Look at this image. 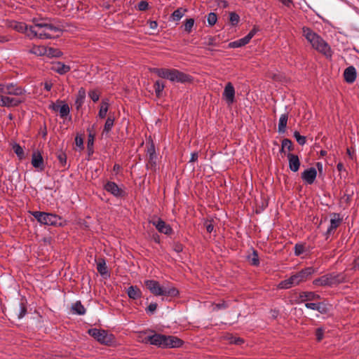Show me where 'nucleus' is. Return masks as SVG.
Here are the masks:
<instances>
[{
    "label": "nucleus",
    "instance_id": "bb28decb",
    "mask_svg": "<svg viewBox=\"0 0 359 359\" xmlns=\"http://www.w3.org/2000/svg\"><path fill=\"white\" fill-rule=\"evenodd\" d=\"M127 294L130 298L137 299L141 297L142 293L137 286H130L128 288Z\"/></svg>",
    "mask_w": 359,
    "mask_h": 359
},
{
    "label": "nucleus",
    "instance_id": "393cba45",
    "mask_svg": "<svg viewBox=\"0 0 359 359\" xmlns=\"http://www.w3.org/2000/svg\"><path fill=\"white\" fill-rule=\"evenodd\" d=\"M288 120V114H281L279 122H278V130L279 133H284L286 131V127Z\"/></svg>",
    "mask_w": 359,
    "mask_h": 359
},
{
    "label": "nucleus",
    "instance_id": "2f4dec72",
    "mask_svg": "<svg viewBox=\"0 0 359 359\" xmlns=\"http://www.w3.org/2000/svg\"><path fill=\"white\" fill-rule=\"evenodd\" d=\"M156 95L161 97L165 88V84L162 81L158 80L154 83V85Z\"/></svg>",
    "mask_w": 359,
    "mask_h": 359
},
{
    "label": "nucleus",
    "instance_id": "37998d69",
    "mask_svg": "<svg viewBox=\"0 0 359 359\" xmlns=\"http://www.w3.org/2000/svg\"><path fill=\"white\" fill-rule=\"evenodd\" d=\"M294 137L296 139V141L300 145H304L306 142V139L305 136H302L298 131L294 132Z\"/></svg>",
    "mask_w": 359,
    "mask_h": 359
},
{
    "label": "nucleus",
    "instance_id": "ea45409f",
    "mask_svg": "<svg viewBox=\"0 0 359 359\" xmlns=\"http://www.w3.org/2000/svg\"><path fill=\"white\" fill-rule=\"evenodd\" d=\"M13 149L20 159H22L25 157L23 149L20 144L17 143L14 144Z\"/></svg>",
    "mask_w": 359,
    "mask_h": 359
},
{
    "label": "nucleus",
    "instance_id": "a878e982",
    "mask_svg": "<svg viewBox=\"0 0 359 359\" xmlns=\"http://www.w3.org/2000/svg\"><path fill=\"white\" fill-rule=\"evenodd\" d=\"M28 52L37 56H42L46 55L47 50L44 46H33Z\"/></svg>",
    "mask_w": 359,
    "mask_h": 359
},
{
    "label": "nucleus",
    "instance_id": "680f3d73",
    "mask_svg": "<svg viewBox=\"0 0 359 359\" xmlns=\"http://www.w3.org/2000/svg\"><path fill=\"white\" fill-rule=\"evenodd\" d=\"M305 306H306L307 309H312V310L316 311V308H317V303H306V304H305Z\"/></svg>",
    "mask_w": 359,
    "mask_h": 359
},
{
    "label": "nucleus",
    "instance_id": "c9c22d12",
    "mask_svg": "<svg viewBox=\"0 0 359 359\" xmlns=\"http://www.w3.org/2000/svg\"><path fill=\"white\" fill-rule=\"evenodd\" d=\"M306 251V245L305 244L298 243H296L294 247V252L295 256H300L304 252Z\"/></svg>",
    "mask_w": 359,
    "mask_h": 359
},
{
    "label": "nucleus",
    "instance_id": "7c9ffc66",
    "mask_svg": "<svg viewBox=\"0 0 359 359\" xmlns=\"http://www.w3.org/2000/svg\"><path fill=\"white\" fill-rule=\"evenodd\" d=\"M72 309L74 313L78 315H84L86 313V309L80 301L72 304Z\"/></svg>",
    "mask_w": 359,
    "mask_h": 359
},
{
    "label": "nucleus",
    "instance_id": "f8f14e48",
    "mask_svg": "<svg viewBox=\"0 0 359 359\" xmlns=\"http://www.w3.org/2000/svg\"><path fill=\"white\" fill-rule=\"evenodd\" d=\"M25 101V99L11 97L9 96L0 95V107H18Z\"/></svg>",
    "mask_w": 359,
    "mask_h": 359
},
{
    "label": "nucleus",
    "instance_id": "9d476101",
    "mask_svg": "<svg viewBox=\"0 0 359 359\" xmlns=\"http://www.w3.org/2000/svg\"><path fill=\"white\" fill-rule=\"evenodd\" d=\"M258 29L256 27H253L250 32L243 38L239 39L236 41H232L229 43V48H240L248 44L252 38L256 34Z\"/></svg>",
    "mask_w": 359,
    "mask_h": 359
},
{
    "label": "nucleus",
    "instance_id": "72a5a7b5",
    "mask_svg": "<svg viewBox=\"0 0 359 359\" xmlns=\"http://www.w3.org/2000/svg\"><path fill=\"white\" fill-rule=\"evenodd\" d=\"M341 219L339 218H332L330 219V225L327 230V234H330L334 230H335L340 224Z\"/></svg>",
    "mask_w": 359,
    "mask_h": 359
},
{
    "label": "nucleus",
    "instance_id": "bf43d9fd",
    "mask_svg": "<svg viewBox=\"0 0 359 359\" xmlns=\"http://www.w3.org/2000/svg\"><path fill=\"white\" fill-rule=\"evenodd\" d=\"M243 339L240 337H233L231 339V342L235 344H241L243 343Z\"/></svg>",
    "mask_w": 359,
    "mask_h": 359
},
{
    "label": "nucleus",
    "instance_id": "4be33fe9",
    "mask_svg": "<svg viewBox=\"0 0 359 359\" xmlns=\"http://www.w3.org/2000/svg\"><path fill=\"white\" fill-rule=\"evenodd\" d=\"M51 70L63 75L70 71L71 67L62 62H56L52 64Z\"/></svg>",
    "mask_w": 359,
    "mask_h": 359
},
{
    "label": "nucleus",
    "instance_id": "1a4fd4ad",
    "mask_svg": "<svg viewBox=\"0 0 359 359\" xmlns=\"http://www.w3.org/2000/svg\"><path fill=\"white\" fill-rule=\"evenodd\" d=\"M341 282L339 275L326 274L313 280V284L316 286H331Z\"/></svg>",
    "mask_w": 359,
    "mask_h": 359
},
{
    "label": "nucleus",
    "instance_id": "7ed1b4c3",
    "mask_svg": "<svg viewBox=\"0 0 359 359\" xmlns=\"http://www.w3.org/2000/svg\"><path fill=\"white\" fill-rule=\"evenodd\" d=\"M316 272V269L312 266L304 268L301 271L292 273L289 278L280 281L278 283L277 288L285 290L299 285V284L306 282Z\"/></svg>",
    "mask_w": 359,
    "mask_h": 359
},
{
    "label": "nucleus",
    "instance_id": "b1692460",
    "mask_svg": "<svg viewBox=\"0 0 359 359\" xmlns=\"http://www.w3.org/2000/svg\"><path fill=\"white\" fill-rule=\"evenodd\" d=\"M11 27H12L14 30L18 32L26 33V34L27 35L29 32V26H28L26 23L22 22L14 21L11 24Z\"/></svg>",
    "mask_w": 359,
    "mask_h": 359
},
{
    "label": "nucleus",
    "instance_id": "864d4df0",
    "mask_svg": "<svg viewBox=\"0 0 359 359\" xmlns=\"http://www.w3.org/2000/svg\"><path fill=\"white\" fill-rule=\"evenodd\" d=\"M149 8V4L146 1H141L137 4V9L140 11H147Z\"/></svg>",
    "mask_w": 359,
    "mask_h": 359
},
{
    "label": "nucleus",
    "instance_id": "dca6fc26",
    "mask_svg": "<svg viewBox=\"0 0 359 359\" xmlns=\"http://www.w3.org/2000/svg\"><path fill=\"white\" fill-rule=\"evenodd\" d=\"M147 155L149 156V161L147 164V168L148 169H155L156 165V155L155 147L153 143H151L148 147L147 150Z\"/></svg>",
    "mask_w": 359,
    "mask_h": 359
},
{
    "label": "nucleus",
    "instance_id": "13d9d810",
    "mask_svg": "<svg viewBox=\"0 0 359 359\" xmlns=\"http://www.w3.org/2000/svg\"><path fill=\"white\" fill-rule=\"evenodd\" d=\"M205 43L208 46H216L215 39L210 36L206 39Z\"/></svg>",
    "mask_w": 359,
    "mask_h": 359
},
{
    "label": "nucleus",
    "instance_id": "49530a36",
    "mask_svg": "<svg viewBox=\"0 0 359 359\" xmlns=\"http://www.w3.org/2000/svg\"><path fill=\"white\" fill-rule=\"evenodd\" d=\"M229 20L232 25H236L239 22L240 17L237 13L231 12L229 14Z\"/></svg>",
    "mask_w": 359,
    "mask_h": 359
},
{
    "label": "nucleus",
    "instance_id": "a211bd4d",
    "mask_svg": "<svg viewBox=\"0 0 359 359\" xmlns=\"http://www.w3.org/2000/svg\"><path fill=\"white\" fill-rule=\"evenodd\" d=\"M317 176V171L315 168H310L302 173V180L308 184H312Z\"/></svg>",
    "mask_w": 359,
    "mask_h": 359
},
{
    "label": "nucleus",
    "instance_id": "c03bdc74",
    "mask_svg": "<svg viewBox=\"0 0 359 359\" xmlns=\"http://www.w3.org/2000/svg\"><path fill=\"white\" fill-rule=\"evenodd\" d=\"M27 313V306L25 303L21 302L20 304L19 311L18 317L19 319L22 318Z\"/></svg>",
    "mask_w": 359,
    "mask_h": 359
},
{
    "label": "nucleus",
    "instance_id": "2eb2a0df",
    "mask_svg": "<svg viewBox=\"0 0 359 359\" xmlns=\"http://www.w3.org/2000/svg\"><path fill=\"white\" fill-rule=\"evenodd\" d=\"M104 189L115 197H121L124 194V191L118 187L117 184L111 181L104 184Z\"/></svg>",
    "mask_w": 359,
    "mask_h": 359
},
{
    "label": "nucleus",
    "instance_id": "0eeeda50",
    "mask_svg": "<svg viewBox=\"0 0 359 359\" xmlns=\"http://www.w3.org/2000/svg\"><path fill=\"white\" fill-rule=\"evenodd\" d=\"M26 90L14 83H0V93L4 95L22 96Z\"/></svg>",
    "mask_w": 359,
    "mask_h": 359
},
{
    "label": "nucleus",
    "instance_id": "338daca9",
    "mask_svg": "<svg viewBox=\"0 0 359 359\" xmlns=\"http://www.w3.org/2000/svg\"><path fill=\"white\" fill-rule=\"evenodd\" d=\"M76 144L78 147H82L83 144L82 138L76 137Z\"/></svg>",
    "mask_w": 359,
    "mask_h": 359
},
{
    "label": "nucleus",
    "instance_id": "4468645a",
    "mask_svg": "<svg viewBox=\"0 0 359 359\" xmlns=\"http://www.w3.org/2000/svg\"><path fill=\"white\" fill-rule=\"evenodd\" d=\"M222 96L228 104L233 103L235 100V89L231 83L229 82L226 83Z\"/></svg>",
    "mask_w": 359,
    "mask_h": 359
},
{
    "label": "nucleus",
    "instance_id": "09e8293b",
    "mask_svg": "<svg viewBox=\"0 0 359 359\" xmlns=\"http://www.w3.org/2000/svg\"><path fill=\"white\" fill-rule=\"evenodd\" d=\"M228 307H229V304L225 301H222V302L215 304L213 305V311H219L221 309H226Z\"/></svg>",
    "mask_w": 359,
    "mask_h": 359
},
{
    "label": "nucleus",
    "instance_id": "5701e85b",
    "mask_svg": "<svg viewBox=\"0 0 359 359\" xmlns=\"http://www.w3.org/2000/svg\"><path fill=\"white\" fill-rule=\"evenodd\" d=\"M289 161V168L293 172H297L299 169L300 161L299 157L293 154L289 153L287 155Z\"/></svg>",
    "mask_w": 359,
    "mask_h": 359
},
{
    "label": "nucleus",
    "instance_id": "f704fd0d",
    "mask_svg": "<svg viewBox=\"0 0 359 359\" xmlns=\"http://www.w3.org/2000/svg\"><path fill=\"white\" fill-rule=\"evenodd\" d=\"M59 112H60V116L62 118H65L67 116H69V114L70 113V109H69V105L64 102L63 104L60 107Z\"/></svg>",
    "mask_w": 359,
    "mask_h": 359
},
{
    "label": "nucleus",
    "instance_id": "473e14b6",
    "mask_svg": "<svg viewBox=\"0 0 359 359\" xmlns=\"http://www.w3.org/2000/svg\"><path fill=\"white\" fill-rule=\"evenodd\" d=\"M97 270L102 276L107 273V267L104 259H101L99 260L97 264Z\"/></svg>",
    "mask_w": 359,
    "mask_h": 359
},
{
    "label": "nucleus",
    "instance_id": "20e7f679",
    "mask_svg": "<svg viewBox=\"0 0 359 359\" xmlns=\"http://www.w3.org/2000/svg\"><path fill=\"white\" fill-rule=\"evenodd\" d=\"M151 72L158 76L168 79L172 82L187 83L193 81V77L177 69L154 68Z\"/></svg>",
    "mask_w": 359,
    "mask_h": 359
},
{
    "label": "nucleus",
    "instance_id": "8fccbe9b",
    "mask_svg": "<svg viewBox=\"0 0 359 359\" xmlns=\"http://www.w3.org/2000/svg\"><path fill=\"white\" fill-rule=\"evenodd\" d=\"M57 158L62 166H65L67 163V155L62 151L57 154Z\"/></svg>",
    "mask_w": 359,
    "mask_h": 359
},
{
    "label": "nucleus",
    "instance_id": "9b49d317",
    "mask_svg": "<svg viewBox=\"0 0 359 359\" xmlns=\"http://www.w3.org/2000/svg\"><path fill=\"white\" fill-rule=\"evenodd\" d=\"M165 338L166 335L161 334H154L153 335L146 337L143 340V342L149 343L151 345L165 348Z\"/></svg>",
    "mask_w": 359,
    "mask_h": 359
},
{
    "label": "nucleus",
    "instance_id": "6ab92c4d",
    "mask_svg": "<svg viewBox=\"0 0 359 359\" xmlns=\"http://www.w3.org/2000/svg\"><path fill=\"white\" fill-rule=\"evenodd\" d=\"M32 165L34 168L43 170L44 163L43 158L40 151H35L33 152L32 156Z\"/></svg>",
    "mask_w": 359,
    "mask_h": 359
},
{
    "label": "nucleus",
    "instance_id": "f3484780",
    "mask_svg": "<svg viewBox=\"0 0 359 359\" xmlns=\"http://www.w3.org/2000/svg\"><path fill=\"white\" fill-rule=\"evenodd\" d=\"M320 299V296L314 292H301L296 303L300 304L308 301Z\"/></svg>",
    "mask_w": 359,
    "mask_h": 359
},
{
    "label": "nucleus",
    "instance_id": "69168bd1",
    "mask_svg": "<svg viewBox=\"0 0 359 359\" xmlns=\"http://www.w3.org/2000/svg\"><path fill=\"white\" fill-rule=\"evenodd\" d=\"M149 27L152 29H156L158 27V23L156 21H149Z\"/></svg>",
    "mask_w": 359,
    "mask_h": 359
},
{
    "label": "nucleus",
    "instance_id": "e433bc0d",
    "mask_svg": "<svg viewBox=\"0 0 359 359\" xmlns=\"http://www.w3.org/2000/svg\"><path fill=\"white\" fill-rule=\"evenodd\" d=\"M185 11L186 10L179 8L172 13L171 18L174 21H178L184 16Z\"/></svg>",
    "mask_w": 359,
    "mask_h": 359
},
{
    "label": "nucleus",
    "instance_id": "a18cd8bd",
    "mask_svg": "<svg viewBox=\"0 0 359 359\" xmlns=\"http://www.w3.org/2000/svg\"><path fill=\"white\" fill-rule=\"evenodd\" d=\"M316 311L320 312L322 314H325L328 312V308L327 305L323 302L317 303Z\"/></svg>",
    "mask_w": 359,
    "mask_h": 359
},
{
    "label": "nucleus",
    "instance_id": "412c9836",
    "mask_svg": "<svg viewBox=\"0 0 359 359\" xmlns=\"http://www.w3.org/2000/svg\"><path fill=\"white\" fill-rule=\"evenodd\" d=\"M183 341L175 336H166L165 348H178L182 346Z\"/></svg>",
    "mask_w": 359,
    "mask_h": 359
},
{
    "label": "nucleus",
    "instance_id": "052dcab7",
    "mask_svg": "<svg viewBox=\"0 0 359 359\" xmlns=\"http://www.w3.org/2000/svg\"><path fill=\"white\" fill-rule=\"evenodd\" d=\"M198 152H193V153H191V158L189 160V162L190 163L196 162V161H198Z\"/></svg>",
    "mask_w": 359,
    "mask_h": 359
},
{
    "label": "nucleus",
    "instance_id": "39448f33",
    "mask_svg": "<svg viewBox=\"0 0 359 359\" xmlns=\"http://www.w3.org/2000/svg\"><path fill=\"white\" fill-rule=\"evenodd\" d=\"M144 285L155 296L175 297L179 295L178 290L169 283L161 286L160 283L156 280H147L144 281Z\"/></svg>",
    "mask_w": 359,
    "mask_h": 359
},
{
    "label": "nucleus",
    "instance_id": "aec40b11",
    "mask_svg": "<svg viewBox=\"0 0 359 359\" xmlns=\"http://www.w3.org/2000/svg\"><path fill=\"white\" fill-rule=\"evenodd\" d=\"M357 77L356 69L353 66H349L344 72V79L348 83H353Z\"/></svg>",
    "mask_w": 359,
    "mask_h": 359
},
{
    "label": "nucleus",
    "instance_id": "6e6552de",
    "mask_svg": "<svg viewBox=\"0 0 359 359\" xmlns=\"http://www.w3.org/2000/svg\"><path fill=\"white\" fill-rule=\"evenodd\" d=\"M88 333L96 339L98 342L102 344L108 345L113 341L114 337L107 331L97 328L89 329Z\"/></svg>",
    "mask_w": 359,
    "mask_h": 359
},
{
    "label": "nucleus",
    "instance_id": "de8ad7c7",
    "mask_svg": "<svg viewBox=\"0 0 359 359\" xmlns=\"http://www.w3.org/2000/svg\"><path fill=\"white\" fill-rule=\"evenodd\" d=\"M194 25V20L193 18L187 19L184 23V30L187 32L190 33L193 28Z\"/></svg>",
    "mask_w": 359,
    "mask_h": 359
},
{
    "label": "nucleus",
    "instance_id": "6e6d98bb",
    "mask_svg": "<svg viewBox=\"0 0 359 359\" xmlns=\"http://www.w3.org/2000/svg\"><path fill=\"white\" fill-rule=\"evenodd\" d=\"M64 101H62V100H57L56 102H53L49 108L51 109L52 110L55 111H59L60 110V106L63 104Z\"/></svg>",
    "mask_w": 359,
    "mask_h": 359
},
{
    "label": "nucleus",
    "instance_id": "79ce46f5",
    "mask_svg": "<svg viewBox=\"0 0 359 359\" xmlns=\"http://www.w3.org/2000/svg\"><path fill=\"white\" fill-rule=\"evenodd\" d=\"M94 126H92V128H88L87 129V131L88 132V147H92L93 145L94 139H95V134L93 133Z\"/></svg>",
    "mask_w": 359,
    "mask_h": 359
},
{
    "label": "nucleus",
    "instance_id": "4c0bfd02",
    "mask_svg": "<svg viewBox=\"0 0 359 359\" xmlns=\"http://www.w3.org/2000/svg\"><path fill=\"white\" fill-rule=\"evenodd\" d=\"M248 260L252 265L258 266L259 264V260L257 252L254 250L252 252V255H250L248 257Z\"/></svg>",
    "mask_w": 359,
    "mask_h": 359
},
{
    "label": "nucleus",
    "instance_id": "774afa93",
    "mask_svg": "<svg viewBox=\"0 0 359 359\" xmlns=\"http://www.w3.org/2000/svg\"><path fill=\"white\" fill-rule=\"evenodd\" d=\"M283 4L289 7L292 4V0H279Z\"/></svg>",
    "mask_w": 359,
    "mask_h": 359
},
{
    "label": "nucleus",
    "instance_id": "4d7b16f0",
    "mask_svg": "<svg viewBox=\"0 0 359 359\" xmlns=\"http://www.w3.org/2000/svg\"><path fill=\"white\" fill-rule=\"evenodd\" d=\"M316 337L318 341H320L324 337V330L321 327H319L316 331Z\"/></svg>",
    "mask_w": 359,
    "mask_h": 359
},
{
    "label": "nucleus",
    "instance_id": "cd10ccee",
    "mask_svg": "<svg viewBox=\"0 0 359 359\" xmlns=\"http://www.w3.org/2000/svg\"><path fill=\"white\" fill-rule=\"evenodd\" d=\"M86 98V91L83 88H81L76 95V99L75 101V104L76 105V108L79 109L82 106Z\"/></svg>",
    "mask_w": 359,
    "mask_h": 359
},
{
    "label": "nucleus",
    "instance_id": "f03ea898",
    "mask_svg": "<svg viewBox=\"0 0 359 359\" xmlns=\"http://www.w3.org/2000/svg\"><path fill=\"white\" fill-rule=\"evenodd\" d=\"M302 32L304 36H305L313 48L323 54L326 57H332V51L330 46L318 34L306 27L302 28Z\"/></svg>",
    "mask_w": 359,
    "mask_h": 359
},
{
    "label": "nucleus",
    "instance_id": "ddd939ff",
    "mask_svg": "<svg viewBox=\"0 0 359 359\" xmlns=\"http://www.w3.org/2000/svg\"><path fill=\"white\" fill-rule=\"evenodd\" d=\"M150 222L161 233H164L165 235H170L172 233V229L171 228V226L169 224H167L161 218H158L156 220H152Z\"/></svg>",
    "mask_w": 359,
    "mask_h": 359
},
{
    "label": "nucleus",
    "instance_id": "423d86ee",
    "mask_svg": "<svg viewBox=\"0 0 359 359\" xmlns=\"http://www.w3.org/2000/svg\"><path fill=\"white\" fill-rule=\"evenodd\" d=\"M32 215L41 224L48 226L62 225V218L57 215L40 211H34Z\"/></svg>",
    "mask_w": 359,
    "mask_h": 359
},
{
    "label": "nucleus",
    "instance_id": "c756f323",
    "mask_svg": "<svg viewBox=\"0 0 359 359\" xmlns=\"http://www.w3.org/2000/svg\"><path fill=\"white\" fill-rule=\"evenodd\" d=\"M109 110V103L107 100H102L98 111V116L100 118H104Z\"/></svg>",
    "mask_w": 359,
    "mask_h": 359
},
{
    "label": "nucleus",
    "instance_id": "5fc2aeb1",
    "mask_svg": "<svg viewBox=\"0 0 359 359\" xmlns=\"http://www.w3.org/2000/svg\"><path fill=\"white\" fill-rule=\"evenodd\" d=\"M157 306L158 305L156 303H151L146 309L147 313L149 315L154 314L157 309Z\"/></svg>",
    "mask_w": 359,
    "mask_h": 359
},
{
    "label": "nucleus",
    "instance_id": "e2e57ef3",
    "mask_svg": "<svg viewBox=\"0 0 359 359\" xmlns=\"http://www.w3.org/2000/svg\"><path fill=\"white\" fill-rule=\"evenodd\" d=\"M44 89L47 91H50L53 87V83L50 81H46L43 83Z\"/></svg>",
    "mask_w": 359,
    "mask_h": 359
},
{
    "label": "nucleus",
    "instance_id": "603ef678",
    "mask_svg": "<svg viewBox=\"0 0 359 359\" xmlns=\"http://www.w3.org/2000/svg\"><path fill=\"white\" fill-rule=\"evenodd\" d=\"M88 95L90 97V98L93 101V102H97L99 100V98H100V94L97 91V90H90L89 93H88Z\"/></svg>",
    "mask_w": 359,
    "mask_h": 359
},
{
    "label": "nucleus",
    "instance_id": "3c124183",
    "mask_svg": "<svg viewBox=\"0 0 359 359\" xmlns=\"http://www.w3.org/2000/svg\"><path fill=\"white\" fill-rule=\"evenodd\" d=\"M217 20V15L215 13H210L208 15L207 20L210 26L214 25Z\"/></svg>",
    "mask_w": 359,
    "mask_h": 359
},
{
    "label": "nucleus",
    "instance_id": "0e129e2a",
    "mask_svg": "<svg viewBox=\"0 0 359 359\" xmlns=\"http://www.w3.org/2000/svg\"><path fill=\"white\" fill-rule=\"evenodd\" d=\"M205 228L208 233H211L214 229V226L211 222L205 223Z\"/></svg>",
    "mask_w": 359,
    "mask_h": 359
},
{
    "label": "nucleus",
    "instance_id": "c85d7f7f",
    "mask_svg": "<svg viewBox=\"0 0 359 359\" xmlns=\"http://www.w3.org/2000/svg\"><path fill=\"white\" fill-rule=\"evenodd\" d=\"M115 121V118L113 115L109 114V116L107 117L106 122L104 126L103 133H108L110 132L114 126Z\"/></svg>",
    "mask_w": 359,
    "mask_h": 359
},
{
    "label": "nucleus",
    "instance_id": "f257e3e1",
    "mask_svg": "<svg viewBox=\"0 0 359 359\" xmlns=\"http://www.w3.org/2000/svg\"><path fill=\"white\" fill-rule=\"evenodd\" d=\"M33 25H29L27 36L30 39L38 38L40 39H53L59 36L61 29L47 23L43 19L33 18Z\"/></svg>",
    "mask_w": 359,
    "mask_h": 359
},
{
    "label": "nucleus",
    "instance_id": "a19ab883",
    "mask_svg": "<svg viewBox=\"0 0 359 359\" xmlns=\"http://www.w3.org/2000/svg\"><path fill=\"white\" fill-rule=\"evenodd\" d=\"M285 149H287L289 151L292 150V142L289 139H284L281 144V152L285 151Z\"/></svg>",
    "mask_w": 359,
    "mask_h": 359
},
{
    "label": "nucleus",
    "instance_id": "58836bf2",
    "mask_svg": "<svg viewBox=\"0 0 359 359\" xmlns=\"http://www.w3.org/2000/svg\"><path fill=\"white\" fill-rule=\"evenodd\" d=\"M47 53L46 55L48 57H60L62 55V52L59 49H56L54 48H46Z\"/></svg>",
    "mask_w": 359,
    "mask_h": 359
}]
</instances>
